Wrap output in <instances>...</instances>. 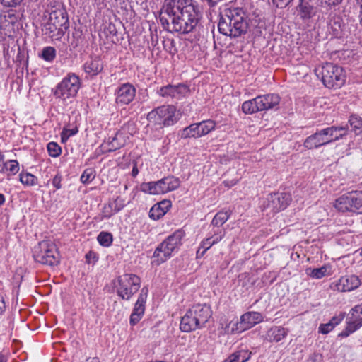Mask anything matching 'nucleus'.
Returning <instances> with one entry per match:
<instances>
[{
	"label": "nucleus",
	"instance_id": "23",
	"mask_svg": "<svg viewBox=\"0 0 362 362\" xmlns=\"http://www.w3.org/2000/svg\"><path fill=\"white\" fill-rule=\"evenodd\" d=\"M42 32L44 35L53 40H59L66 32V30L47 21L43 23Z\"/></svg>",
	"mask_w": 362,
	"mask_h": 362
},
{
	"label": "nucleus",
	"instance_id": "11",
	"mask_svg": "<svg viewBox=\"0 0 362 362\" xmlns=\"http://www.w3.org/2000/svg\"><path fill=\"white\" fill-rule=\"evenodd\" d=\"M117 293L122 300H129L141 287V279L134 274H125L117 278Z\"/></svg>",
	"mask_w": 362,
	"mask_h": 362
},
{
	"label": "nucleus",
	"instance_id": "15",
	"mask_svg": "<svg viewBox=\"0 0 362 362\" xmlns=\"http://www.w3.org/2000/svg\"><path fill=\"white\" fill-rule=\"evenodd\" d=\"M291 195L286 192H275L269 194L267 198L264 209L276 214L284 210L291 204Z\"/></svg>",
	"mask_w": 362,
	"mask_h": 362
},
{
	"label": "nucleus",
	"instance_id": "51",
	"mask_svg": "<svg viewBox=\"0 0 362 362\" xmlns=\"http://www.w3.org/2000/svg\"><path fill=\"white\" fill-rule=\"evenodd\" d=\"M334 329L333 325L329 322L325 324H321L318 328L319 332L326 334Z\"/></svg>",
	"mask_w": 362,
	"mask_h": 362
},
{
	"label": "nucleus",
	"instance_id": "21",
	"mask_svg": "<svg viewBox=\"0 0 362 362\" xmlns=\"http://www.w3.org/2000/svg\"><path fill=\"white\" fill-rule=\"evenodd\" d=\"M346 327L341 335L348 337L362 327V317L351 308L346 319Z\"/></svg>",
	"mask_w": 362,
	"mask_h": 362
},
{
	"label": "nucleus",
	"instance_id": "1",
	"mask_svg": "<svg viewBox=\"0 0 362 362\" xmlns=\"http://www.w3.org/2000/svg\"><path fill=\"white\" fill-rule=\"evenodd\" d=\"M201 16L193 0H164L159 18L165 30L187 35L195 30Z\"/></svg>",
	"mask_w": 362,
	"mask_h": 362
},
{
	"label": "nucleus",
	"instance_id": "7",
	"mask_svg": "<svg viewBox=\"0 0 362 362\" xmlns=\"http://www.w3.org/2000/svg\"><path fill=\"white\" fill-rule=\"evenodd\" d=\"M81 86V81L79 76L70 72L52 89V93L56 99L66 102L76 96Z\"/></svg>",
	"mask_w": 362,
	"mask_h": 362
},
{
	"label": "nucleus",
	"instance_id": "64",
	"mask_svg": "<svg viewBox=\"0 0 362 362\" xmlns=\"http://www.w3.org/2000/svg\"><path fill=\"white\" fill-rule=\"evenodd\" d=\"M0 362H7V358L1 354H0Z\"/></svg>",
	"mask_w": 362,
	"mask_h": 362
},
{
	"label": "nucleus",
	"instance_id": "3",
	"mask_svg": "<svg viewBox=\"0 0 362 362\" xmlns=\"http://www.w3.org/2000/svg\"><path fill=\"white\" fill-rule=\"evenodd\" d=\"M212 316L211 308L206 303H197L187 310L181 317L180 329L183 332H191L203 328Z\"/></svg>",
	"mask_w": 362,
	"mask_h": 362
},
{
	"label": "nucleus",
	"instance_id": "40",
	"mask_svg": "<svg viewBox=\"0 0 362 362\" xmlns=\"http://www.w3.org/2000/svg\"><path fill=\"white\" fill-rule=\"evenodd\" d=\"M97 240L100 245L107 247L112 245L113 237L110 233L102 231L98 234Z\"/></svg>",
	"mask_w": 362,
	"mask_h": 362
},
{
	"label": "nucleus",
	"instance_id": "28",
	"mask_svg": "<svg viewBox=\"0 0 362 362\" xmlns=\"http://www.w3.org/2000/svg\"><path fill=\"white\" fill-rule=\"evenodd\" d=\"M298 15L303 20H309L317 13V7L308 1H301L298 6Z\"/></svg>",
	"mask_w": 362,
	"mask_h": 362
},
{
	"label": "nucleus",
	"instance_id": "39",
	"mask_svg": "<svg viewBox=\"0 0 362 362\" xmlns=\"http://www.w3.org/2000/svg\"><path fill=\"white\" fill-rule=\"evenodd\" d=\"M197 124L202 136L207 135L211 132L214 131L216 126V122L213 119L203 120L200 122H197Z\"/></svg>",
	"mask_w": 362,
	"mask_h": 362
},
{
	"label": "nucleus",
	"instance_id": "57",
	"mask_svg": "<svg viewBox=\"0 0 362 362\" xmlns=\"http://www.w3.org/2000/svg\"><path fill=\"white\" fill-rule=\"evenodd\" d=\"M354 312L356 313L360 314L361 317H362V303L355 305L354 308Z\"/></svg>",
	"mask_w": 362,
	"mask_h": 362
},
{
	"label": "nucleus",
	"instance_id": "38",
	"mask_svg": "<svg viewBox=\"0 0 362 362\" xmlns=\"http://www.w3.org/2000/svg\"><path fill=\"white\" fill-rule=\"evenodd\" d=\"M19 180L23 185L28 187L35 186L38 183V179L36 176L24 171L19 174Z\"/></svg>",
	"mask_w": 362,
	"mask_h": 362
},
{
	"label": "nucleus",
	"instance_id": "49",
	"mask_svg": "<svg viewBox=\"0 0 362 362\" xmlns=\"http://www.w3.org/2000/svg\"><path fill=\"white\" fill-rule=\"evenodd\" d=\"M226 231L223 229H216L214 230V235L209 237V238H211V240L213 243L217 244L219 243L225 236Z\"/></svg>",
	"mask_w": 362,
	"mask_h": 362
},
{
	"label": "nucleus",
	"instance_id": "2",
	"mask_svg": "<svg viewBox=\"0 0 362 362\" xmlns=\"http://www.w3.org/2000/svg\"><path fill=\"white\" fill-rule=\"evenodd\" d=\"M218 31L230 37H238L246 33L248 26L245 11L240 7H227L219 15Z\"/></svg>",
	"mask_w": 362,
	"mask_h": 362
},
{
	"label": "nucleus",
	"instance_id": "54",
	"mask_svg": "<svg viewBox=\"0 0 362 362\" xmlns=\"http://www.w3.org/2000/svg\"><path fill=\"white\" fill-rule=\"evenodd\" d=\"M344 317V314H340L337 316H334L330 320L329 322L332 323V325H333V327L334 328L337 325L341 323V322L343 320Z\"/></svg>",
	"mask_w": 362,
	"mask_h": 362
},
{
	"label": "nucleus",
	"instance_id": "36",
	"mask_svg": "<svg viewBox=\"0 0 362 362\" xmlns=\"http://www.w3.org/2000/svg\"><path fill=\"white\" fill-rule=\"evenodd\" d=\"M117 30L115 25L112 23H109L105 27L103 33L100 35V37L102 38L104 36L108 42L115 43V40H117Z\"/></svg>",
	"mask_w": 362,
	"mask_h": 362
},
{
	"label": "nucleus",
	"instance_id": "34",
	"mask_svg": "<svg viewBox=\"0 0 362 362\" xmlns=\"http://www.w3.org/2000/svg\"><path fill=\"white\" fill-rule=\"evenodd\" d=\"M141 192L149 194H162L159 181L143 182L140 185Z\"/></svg>",
	"mask_w": 362,
	"mask_h": 362
},
{
	"label": "nucleus",
	"instance_id": "46",
	"mask_svg": "<svg viewBox=\"0 0 362 362\" xmlns=\"http://www.w3.org/2000/svg\"><path fill=\"white\" fill-rule=\"evenodd\" d=\"M163 45L164 49L168 52L170 54L174 55L177 52L175 47V42L172 38H165L163 40Z\"/></svg>",
	"mask_w": 362,
	"mask_h": 362
},
{
	"label": "nucleus",
	"instance_id": "31",
	"mask_svg": "<svg viewBox=\"0 0 362 362\" xmlns=\"http://www.w3.org/2000/svg\"><path fill=\"white\" fill-rule=\"evenodd\" d=\"M180 137L184 139L189 138L197 139L202 137L198 124H192L182 129Z\"/></svg>",
	"mask_w": 362,
	"mask_h": 362
},
{
	"label": "nucleus",
	"instance_id": "16",
	"mask_svg": "<svg viewBox=\"0 0 362 362\" xmlns=\"http://www.w3.org/2000/svg\"><path fill=\"white\" fill-rule=\"evenodd\" d=\"M332 129H326V128L317 131L305 139L304 147L312 150L330 144L328 137L332 134Z\"/></svg>",
	"mask_w": 362,
	"mask_h": 362
},
{
	"label": "nucleus",
	"instance_id": "12",
	"mask_svg": "<svg viewBox=\"0 0 362 362\" xmlns=\"http://www.w3.org/2000/svg\"><path fill=\"white\" fill-rule=\"evenodd\" d=\"M46 14L49 16L47 21L49 22L66 30L69 29L68 13L61 3L56 1H49L45 11V17H46Z\"/></svg>",
	"mask_w": 362,
	"mask_h": 362
},
{
	"label": "nucleus",
	"instance_id": "33",
	"mask_svg": "<svg viewBox=\"0 0 362 362\" xmlns=\"http://www.w3.org/2000/svg\"><path fill=\"white\" fill-rule=\"evenodd\" d=\"M329 26L333 32V35L338 37L341 35L344 23L342 18L337 14H334L329 21Z\"/></svg>",
	"mask_w": 362,
	"mask_h": 362
},
{
	"label": "nucleus",
	"instance_id": "10",
	"mask_svg": "<svg viewBox=\"0 0 362 362\" xmlns=\"http://www.w3.org/2000/svg\"><path fill=\"white\" fill-rule=\"evenodd\" d=\"M334 208L341 212H362V191L347 192L335 200Z\"/></svg>",
	"mask_w": 362,
	"mask_h": 362
},
{
	"label": "nucleus",
	"instance_id": "48",
	"mask_svg": "<svg viewBox=\"0 0 362 362\" xmlns=\"http://www.w3.org/2000/svg\"><path fill=\"white\" fill-rule=\"evenodd\" d=\"M78 132V128L76 127L73 129H68L64 127L61 133V139L62 141H66L69 137L76 135Z\"/></svg>",
	"mask_w": 362,
	"mask_h": 362
},
{
	"label": "nucleus",
	"instance_id": "60",
	"mask_svg": "<svg viewBox=\"0 0 362 362\" xmlns=\"http://www.w3.org/2000/svg\"><path fill=\"white\" fill-rule=\"evenodd\" d=\"M139 173V170L137 168V166L136 165H134L133 168H132V175L133 177H136Z\"/></svg>",
	"mask_w": 362,
	"mask_h": 362
},
{
	"label": "nucleus",
	"instance_id": "25",
	"mask_svg": "<svg viewBox=\"0 0 362 362\" xmlns=\"http://www.w3.org/2000/svg\"><path fill=\"white\" fill-rule=\"evenodd\" d=\"M171 207L169 200H163L154 204L149 211V217L153 220H158L162 218Z\"/></svg>",
	"mask_w": 362,
	"mask_h": 362
},
{
	"label": "nucleus",
	"instance_id": "24",
	"mask_svg": "<svg viewBox=\"0 0 362 362\" xmlns=\"http://www.w3.org/2000/svg\"><path fill=\"white\" fill-rule=\"evenodd\" d=\"M84 71L90 77H94L103 69V63L99 57H91L83 66Z\"/></svg>",
	"mask_w": 362,
	"mask_h": 362
},
{
	"label": "nucleus",
	"instance_id": "45",
	"mask_svg": "<svg viewBox=\"0 0 362 362\" xmlns=\"http://www.w3.org/2000/svg\"><path fill=\"white\" fill-rule=\"evenodd\" d=\"M47 151L51 157L57 158L62 153V148L56 142H49L47 144Z\"/></svg>",
	"mask_w": 362,
	"mask_h": 362
},
{
	"label": "nucleus",
	"instance_id": "13",
	"mask_svg": "<svg viewBox=\"0 0 362 362\" xmlns=\"http://www.w3.org/2000/svg\"><path fill=\"white\" fill-rule=\"evenodd\" d=\"M264 317L259 312H247L240 316V322L233 324L231 330H229V325L226 327L225 333L234 334L240 333L249 329L255 325L262 322Z\"/></svg>",
	"mask_w": 362,
	"mask_h": 362
},
{
	"label": "nucleus",
	"instance_id": "44",
	"mask_svg": "<svg viewBox=\"0 0 362 362\" xmlns=\"http://www.w3.org/2000/svg\"><path fill=\"white\" fill-rule=\"evenodd\" d=\"M40 57L46 62H52L56 57L55 49L49 46L43 48Z\"/></svg>",
	"mask_w": 362,
	"mask_h": 362
},
{
	"label": "nucleus",
	"instance_id": "50",
	"mask_svg": "<svg viewBox=\"0 0 362 362\" xmlns=\"http://www.w3.org/2000/svg\"><path fill=\"white\" fill-rule=\"evenodd\" d=\"M63 177L60 173H57L54 177L52 179V185L56 189H60L62 187Z\"/></svg>",
	"mask_w": 362,
	"mask_h": 362
},
{
	"label": "nucleus",
	"instance_id": "5",
	"mask_svg": "<svg viewBox=\"0 0 362 362\" xmlns=\"http://www.w3.org/2000/svg\"><path fill=\"white\" fill-rule=\"evenodd\" d=\"M281 98L276 93L260 95L242 104V110L246 115L257 112L276 110L279 107Z\"/></svg>",
	"mask_w": 362,
	"mask_h": 362
},
{
	"label": "nucleus",
	"instance_id": "14",
	"mask_svg": "<svg viewBox=\"0 0 362 362\" xmlns=\"http://www.w3.org/2000/svg\"><path fill=\"white\" fill-rule=\"evenodd\" d=\"M189 87L182 83L177 85L168 84L157 88L156 94L165 99L181 100L189 93Z\"/></svg>",
	"mask_w": 362,
	"mask_h": 362
},
{
	"label": "nucleus",
	"instance_id": "47",
	"mask_svg": "<svg viewBox=\"0 0 362 362\" xmlns=\"http://www.w3.org/2000/svg\"><path fill=\"white\" fill-rule=\"evenodd\" d=\"M150 32V40L148 43L151 46L155 48L158 44V30L156 26H150L149 28Z\"/></svg>",
	"mask_w": 362,
	"mask_h": 362
},
{
	"label": "nucleus",
	"instance_id": "53",
	"mask_svg": "<svg viewBox=\"0 0 362 362\" xmlns=\"http://www.w3.org/2000/svg\"><path fill=\"white\" fill-rule=\"evenodd\" d=\"M214 245V244L213 243L211 238H209V237L204 239L200 243L202 247H203V249H204L205 250H208Z\"/></svg>",
	"mask_w": 362,
	"mask_h": 362
},
{
	"label": "nucleus",
	"instance_id": "8",
	"mask_svg": "<svg viewBox=\"0 0 362 362\" xmlns=\"http://www.w3.org/2000/svg\"><path fill=\"white\" fill-rule=\"evenodd\" d=\"M177 108L173 105H163L153 109L146 115V119L156 125L170 127L179 120Z\"/></svg>",
	"mask_w": 362,
	"mask_h": 362
},
{
	"label": "nucleus",
	"instance_id": "52",
	"mask_svg": "<svg viewBox=\"0 0 362 362\" xmlns=\"http://www.w3.org/2000/svg\"><path fill=\"white\" fill-rule=\"evenodd\" d=\"M23 0H0L1 4L6 7H16L19 5Z\"/></svg>",
	"mask_w": 362,
	"mask_h": 362
},
{
	"label": "nucleus",
	"instance_id": "42",
	"mask_svg": "<svg viewBox=\"0 0 362 362\" xmlns=\"http://www.w3.org/2000/svg\"><path fill=\"white\" fill-rule=\"evenodd\" d=\"M343 0H317V6L329 11L333 6H336L341 3Z\"/></svg>",
	"mask_w": 362,
	"mask_h": 362
},
{
	"label": "nucleus",
	"instance_id": "6",
	"mask_svg": "<svg viewBox=\"0 0 362 362\" xmlns=\"http://www.w3.org/2000/svg\"><path fill=\"white\" fill-rule=\"evenodd\" d=\"M315 72L317 76H321L323 84L329 88H341L346 81L343 69L332 63H325L316 69Z\"/></svg>",
	"mask_w": 362,
	"mask_h": 362
},
{
	"label": "nucleus",
	"instance_id": "27",
	"mask_svg": "<svg viewBox=\"0 0 362 362\" xmlns=\"http://www.w3.org/2000/svg\"><path fill=\"white\" fill-rule=\"evenodd\" d=\"M158 181L162 194L173 191L177 189L180 185V180L174 176H167Z\"/></svg>",
	"mask_w": 362,
	"mask_h": 362
},
{
	"label": "nucleus",
	"instance_id": "29",
	"mask_svg": "<svg viewBox=\"0 0 362 362\" xmlns=\"http://www.w3.org/2000/svg\"><path fill=\"white\" fill-rule=\"evenodd\" d=\"M251 356V351L246 349H240L230 354L222 362H247L250 360Z\"/></svg>",
	"mask_w": 362,
	"mask_h": 362
},
{
	"label": "nucleus",
	"instance_id": "20",
	"mask_svg": "<svg viewBox=\"0 0 362 362\" xmlns=\"http://www.w3.org/2000/svg\"><path fill=\"white\" fill-rule=\"evenodd\" d=\"M289 333V329L282 326L271 327L263 336L264 341L270 343H279L284 340Z\"/></svg>",
	"mask_w": 362,
	"mask_h": 362
},
{
	"label": "nucleus",
	"instance_id": "17",
	"mask_svg": "<svg viewBox=\"0 0 362 362\" xmlns=\"http://www.w3.org/2000/svg\"><path fill=\"white\" fill-rule=\"evenodd\" d=\"M360 279L356 275H346L340 277L330 284V288L339 292H349L361 285Z\"/></svg>",
	"mask_w": 362,
	"mask_h": 362
},
{
	"label": "nucleus",
	"instance_id": "43",
	"mask_svg": "<svg viewBox=\"0 0 362 362\" xmlns=\"http://www.w3.org/2000/svg\"><path fill=\"white\" fill-rule=\"evenodd\" d=\"M310 277L320 279L328 274V267L322 266L320 268L310 269V272L307 273Z\"/></svg>",
	"mask_w": 362,
	"mask_h": 362
},
{
	"label": "nucleus",
	"instance_id": "41",
	"mask_svg": "<svg viewBox=\"0 0 362 362\" xmlns=\"http://www.w3.org/2000/svg\"><path fill=\"white\" fill-rule=\"evenodd\" d=\"M95 177V170L92 168L83 170L80 180L83 185H88Z\"/></svg>",
	"mask_w": 362,
	"mask_h": 362
},
{
	"label": "nucleus",
	"instance_id": "35",
	"mask_svg": "<svg viewBox=\"0 0 362 362\" xmlns=\"http://www.w3.org/2000/svg\"><path fill=\"white\" fill-rule=\"evenodd\" d=\"M231 214L230 211H220L217 212L213 218L211 225L218 229L230 218Z\"/></svg>",
	"mask_w": 362,
	"mask_h": 362
},
{
	"label": "nucleus",
	"instance_id": "59",
	"mask_svg": "<svg viewBox=\"0 0 362 362\" xmlns=\"http://www.w3.org/2000/svg\"><path fill=\"white\" fill-rule=\"evenodd\" d=\"M5 156L4 154L0 151V171L4 170V163Z\"/></svg>",
	"mask_w": 362,
	"mask_h": 362
},
{
	"label": "nucleus",
	"instance_id": "26",
	"mask_svg": "<svg viewBox=\"0 0 362 362\" xmlns=\"http://www.w3.org/2000/svg\"><path fill=\"white\" fill-rule=\"evenodd\" d=\"M124 146L122 134L117 132L114 136L109 137L101 146L106 148L107 152H113Z\"/></svg>",
	"mask_w": 362,
	"mask_h": 362
},
{
	"label": "nucleus",
	"instance_id": "30",
	"mask_svg": "<svg viewBox=\"0 0 362 362\" xmlns=\"http://www.w3.org/2000/svg\"><path fill=\"white\" fill-rule=\"evenodd\" d=\"M326 129H332V134L328 137L330 144L343 139L348 133V125L331 126L326 127Z\"/></svg>",
	"mask_w": 362,
	"mask_h": 362
},
{
	"label": "nucleus",
	"instance_id": "4",
	"mask_svg": "<svg viewBox=\"0 0 362 362\" xmlns=\"http://www.w3.org/2000/svg\"><path fill=\"white\" fill-rule=\"evenodd\" d=\"M185 236V232L182 229L176 230L173 233L168 235L156 248L152 258V263L160 265L171 257L174 252H177L182 245V240Z\"/></svg>",
	"mask_w": 362,
	"mask_h": 362
},
{
	"label": "nucleus",
	"instance_id": "19",
	"mask_svg": "<svg viewBox=\"0 0 362 362\" xmlns=\"http://www.w3.org/2000/svg\"><path fill=\"white\" fill-rule=\"evenodd\" d=\"M136 95V88L129 83L122 84L116 92V103L124 105L133 101Z\"/></svg>",
	"mask_w": 362,
	"mask_h": 362
},
{
	"label": "nucleus",
	"instance_id": "58",
	"mask_svg": "<svg viewBox=\"0 0 362 362\" xmlns=\"http://www.w3.org/2000/svg\"><path fill=\"white\" fill-rule=\"evenodd\" d=\"M207 250H205L204 249H203V247H202L201 245H199L197 251V257H201L202 256H204V255L205 254V252H206Z\"/></svg>",
	"mask_w": 362,
	"mask_h": 362
},
{
	"label": "nucleus",
	"instance_id": "18",
	"mask_svg": "<svg viewBox=\"0 0 362 362\" xmlns=\"http://www.w3.org/2000/svg\"><path fill=\"white\" fill-rule=\"evenodd\" d=\"M148 293L147 286H144L139 295L138 299L134 304L132 313L129 318L131 326L136 325L143 317L146 309V303Z\"/></svg>",
	"mask_w": 362,
	"mask_h": 362
},
{
	"label": "nucleus",
	"instance_id": "56",
	"mask_svg": "<svg viewBox=\"0 0 362 362\" xmlns=\"http://www.w3.org/2000/svg\"><path fill=\"white\" fill-rule=\"evenodd\" d=\"M238 182L237 180H225L223 181V184L227 187H231L234 185H235Z\"/></svg>",
	"mask_w": 362,
	"mask_h": 362
},
{
	"label": "nucleus",
	"instance_id": "9",
	"mask_svg": "<svg viewBox=\"0 0 362 362\" xmlns=\"http://www.w3.org/2000/svg\"><path fill=\"white\" fill-rule=\"evenodd\" d=\"M33 258L42 264L55 266L59 263V254L56 245L49 241H42L35 247Z\"/></svg>",
	"mask_w": 362,
	"mask_h": 362
},
{
	"label": "nucleus",
	"instance_id": "55",
	"mask_svg": "<svg viewBox=\"0 0 362 362\" xmlns=\"http://www.w3.org/2000/svg\"><path fill=\"white\" fill-rule=\"evenodd\" d=\"M6 310V303L4 298L0 295V315H2Z\"/></svg>",
	"mask_w": 362,
	"mask_h": 362
},
{
	"label": "nucleus",
	"instance_id": "37",
	"mask_svg": "<svg viewBox=\"0 0 362 362\" xmlns=\"http://www.w3.org/2000/svg\"><path fill=\"white\" fill-rule=\"evenodd\" d=\"M20 170L19 163L16 160H8L4 163V170L1 173H8L9 175H14Z\"/></svg>",
	"mask_w": 362,
	"mask_h": 362
},
{
	"label": "nucleus",
	"instance_id": "62",
	"mask_svg": "<svg viewBox=\"0 0 362 362\" xmlns=\"http://www.w3.org/2000/svg\"><path fill=\"white\" fill-rule=\"evenodd\" d=\"M86 362H100V360L97 357H93V358H88L86 360Z\"/></svg>",
	"mask_w": 362,
	"mask_h": 362
},
{
	"label": "nucleus",
	"instance_id": "22",
	"mask_svg": "<svg viewBox=\"0 0 362 362\" xmlns=\"http://www.w3.org/2000/svg\"><path fill=\"white\" fill-rule=\"evenodd\" d=\"M124 206V200L120 197H117L112 202H110L108 204L103 206L101 211V219L110 218L114 214L123 209Z\"/></svg>",
	"mask_w": 362,
	"mask_h": 362
},
{
	"label": "nucleus",
	"instance_id": "61",
	"mask_svg": "<svg viewBox=\"0 0 362 362\" xmlns=\"http://www.w3.org/2000/svg\"><path fill=\"white\" fill-rule=\"evenodd\" d=\"M6 202V197L4 194L0 193V206H3Z\"/></svg>",
	"mask_w": 362,
	"mask_h": 362
},
{
	"label": "nucleus",
	"instance_id": "63",
	"mask_svg": "<svg viewBox=\"0 0 362 362\" xmlns=\"http://www.w3.org/2000/svg\"><path fill=\"white\" fill-rule=\"evenodd\" d=\"M92 255H93L94 258L95 257V254L93 252H88V254L86 255V258L87 259H89V258H92Z\"/></svg>",
	"mask_w": 362,
	"mask_h": 362
},
{
	"label": "nucleus",
	"instance_id": "32",
	"mask_svg": "<svg viewBox=\"0 0 362 362\" xmlns=\"http://www.w3.org/2000/svg\"><path fill=\"white\" fill-rule=\"evenodd\" d=\"M355 135L362 140V118L357 115H351L348 120Z\"/></svg>",
	"mask_w": 362,
	"mask_h": 362
}]
</instances>
